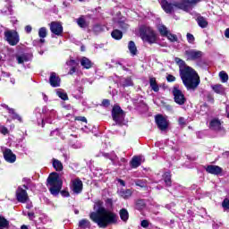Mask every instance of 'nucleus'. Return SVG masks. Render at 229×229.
<instances>
[{"mask_svg":"<svg viewBox=\"0 0 229 229\" xmlns=\"http://www.w3.org/2000/svg\"><path fill=\"white\" fill-rule=\"evenodd\" d=\"M140 225L142 226V228H148L149 226V221L142 220Z\"/></svg>","mask_w":229,"mask_h":229,"instance_id":"nucleus-50","label":"nucleus"},{"mask_svg":"<svg viewBox=\"0 0 229 229\" xmlns=\"http://www.w3.org/2000/svg\"><path fill=\"white\" fill-rule=\"evenodd\" d=\"M53 167L55 169V171H64V164H62V161L58 159H53Z\"/></svg>","mask_w":229,"mask_h":229,"instance_id":"nucleus-31","label":"nucleus"},{"mask_svg":"<svg viewBox=\"0 0 229 229\" xmlns=\"http://www.w3.org/2000/svg\"><path fill=\"white\" fill-rule=\"evenodd\" d=\"M163 180L165 182V187H173V179L171 172H165L163 174Z\"/></svg>","mask_w":229,"mask_h":229,"instance_id":"nucleus-21","label":"nucleus"},{"mask_svg":"<svg viewBox=\"0 0 229 229\" xmlns=\"http://www.w3.org/2000/svg\"><path fill=\"white\" fill-rule=\"evenodd\" d=\"M120 198L123 199H130L131 196H133V190L131 189H121L118 192Z\"/></svg>","mask_w":229,"mask_h":229,"instance_id":"nucleus-20","label":"nucleus"},{"mask_svg":"<svg viewBox=\"0 0 229 229\" xmlns=\"http://www.w3.org/2000/svg\"><path fill=\"white\" fill-rule=\"evenodd\" d=\"M222 207L225 208V210H229V199L228 198H225L222 202Z\"/></svg>","mask_w":229,"mask_h":229,"instance_id":"nucleus-45","label":"nucleus"},{"mask_svg":"<svg viewBox=\"0 0 229 229\" xmlns=\"http://www.w3.org/2000/svg\"><path fill=\"white\" fill-rule=\"evenodd\" d=\"M3 153L5 162H8L9 164H13L15 163V160H17V156L13 154L12 149L5 148Z\"/></svg>","mask_w":229,"mask_h":229,"instance_id":"nucleus-15","label":"nucleus"},{"mask_svg":"<svg viewBox=\"0 0 229 229\" xmlns=\"http://www.w3.org/2000/svg\"><path fill=\"white\" fill-rule=\"evenodd\" d=\"M128 49L132 56L137 55L138 50L134 41H129Z\"/></svg>","mask_w":229,"mask_h":229,"instance_id":"nucleus-29","label":"nucleus"},{"mask_svg":"<svg viewBox=\"0 0 229 229\" xmlns=\"http://www.w3.org/2000/svg\"><path fill=\"white\" fill-rule=\"evenodd\" d=\"M207 99H208V103H212V105H214L215 99H214V95H212V93H208L207 95Z\"/></svg>","mask_w":229,"mask_h":229,"instance_id":"nucleus-49","label":"nucleus"},{"mask_svg":"<svg viewBox=\"0 0 229 229\" xmlns=\"http://www.w3.org/2000/svg\"><path fill=\"white\" fill-rule=\"evenodd\" d=\"M172 94L174 96V101L176 103V105H185L187 103V98H185V94H183V91L180 89V85L175 84L172 89Z\"/></svg>","mask_w":229,"mask_h":229,"instance_id":"nucleus-5","label":"nucleus"},{"mask_svg":"<svg viewBox=\"0 0 229 229\" xmlns=\"http://www.w3.org/2000/svg\"><path fill=\"white\" fill-rule=\"evenodd\" d=\"M16 60L18 62V64H24V62H28V58H26V56L24 55H17L16 56Z\"/></svg>","mask_w":229,"mask_h":229,"instance_id":"nucleus-44","label":"nucleus"},{"mask_svg":"<svg viewBox=\"0 0 229 229\" xmlns=\"http://www.w3.org/2000/svg\"><path fill=\"white\" fill-rule=\"evenodd\" d=\"M212 89L214 90V92H216V94H221V92H223V85L216 84L212 86Z\"/></svg>","mask_w":229,"mask_h":229,"instance_id":"nucleus-39","label":"nucleus"},{"mask_svg":"<svg viewBox=\"0 0 229 229\" xmlns=\"http://www.w3.org/2000/svg\"><path fill=\"white\" fill-rule=\"evenodd\" d=\"M184 56H186L187 62H196L201 60L203 52L196 49L185 50Z\"/></svg>","mask_w":229,"mask_h":229,"instance_id":"nucleus-10","label":"nucleus"},{"mask_svg":"<svg viewBox=\"0 0 229 229\" xmlns=\"http://www.w3.org/2000/svg\"><path fill=\"white\" fill-rule=\"evenodd\" d=\"M206 173L208 174H214L215 176H219L223 173V168L216 165H208L206 168Z\"/></svg>","mask_w":229,"mask_h":229,"instance_id":"nucleus-14","label":"nucleus"},{"mask_svg":"<svg viewBox=\"0 0 229 229\" xmlns=\"http://www.w3.org/2000/svg\"><path fill=\"white\" fill-rule=\"evenodd\" d=\"M47 183L49 185V192L52 196H58L61 194L63 198H69L71 193L68 191L63 190L62 187L64 186V181L60 179V174L56 172H54L49 174L47 179Z\"/></svg>","mask_w":229,"mask_h":229,"instance_id":"nucleus-2","label":"nucleus"},{"mask_svg":"<svg viewBox=\"0 0 229 229\" xmlns=\"http://www.w3.org/2000/svg\"><path fill=\"white\" fill-rule=\"evenodd\" d=\"M133 85V81H131V77H128L125 79L123 87L126 88V87H131Z\"/></svg>","mask_w":229,"mask_h":229,"instance_id":"nucleus-42","label":"nucleus"},{"mask_svg":"<svg viewBox=\"0 0 229 229\" xmlns=\"http://www.w3.org/2000/svg\"><path fill=\"white\" fill-rule=\"evenodd\" d=\"M103 157H105V158H110V154L103 153Z\"/></svg>","mask_w":229,"mask_h":229,"instance_id":"nucleus-61","label":"nucleus"},{"mask_svg":"<svg viewBox=\"0 0 229 229\" xmlns=\"http://www.w3.org/2000/svg\"><path fill=\"white\" fill-rule=\"evenodd\" d=\"M149 85H150V89H151V90H153V92H158L160 90V86L158 85V82H157V78L150 77L149 78Z\"/></svg>","mask_w":229,"mask_h":229,"instance_id":"nucleus-25","label":"nucleus"},{"mask_svg":"<svg viewBox=\"0 0 229 229\" xmlns=\"http://www.w3.org/2000/svg\"><path fill=\"white\" fill-rule=\"evenodd\" d=\"M39 44H46V37H47V29L46 27H41L38 30Z\"/></svg>","mask_w":229,"mask_h":229,"instance_id":"nucleus-22","label":"nucleus"},{"mask_svg":"<svg viewBox=\"0 0 229 229\" xmlns=\"http://www.w3.org/2000/svg\"><path fill=\"white\" fill-rule=\"evenodd\" d=\"M22 187L19 186L16 190V200L18 203H28V201H30V196L28 195L27 191L30 188L26 184H23Z\"/></svg>","mask_w":229,"mask_h":229,"instance_id":"nucleus-8","label":"nucleus"},{"mask_svg":"<svg viewBox=\"0 0 229 229\" xmlns=\"http://www.w3.org/2000/svg\"><path fill=\"white\" fill-rule=\"evenodd\" d=\"M161 6L165 13H173L174 11V4H171L167 2V0H163L161 2Z\"/></svg>","mask_w":229,"mask_h":229,"instance_id":"nucleus-18","label":"nucleus"},{"mask_svg":"<svg viewBox=\"0 0 229 229\" xmlns=\"http://www.w3.org/2000/svg\"><path fill=\"white\" fill-rule=\"evenodd\" d=\"M101 106H104V108H108L110 106V99H103L101 103Z\"/></svg>","mask_w":229,"mask_h":229,"instance_id":"nucleus-46","label":"nucleus"},{"mask_svg":"<svg viewBox=\"0 0 229 229\" xmlns=\"http://www.w3.org/2000/svg\"><path fill=\"white\" fill-rule=\"evenodd\" d=\"M81 65L83 67V69H91V67H92V65H94V64L92 63V61H90V59L83 56L81 59Z\"/></svg>","mask_w":229,"mask_h":229,"instance_id":"nucleus-26","label":"nucleus"},{"mask_svg":"<svg viewBox=\"0 0 229 229\" xmlns=\"http://www.w3.org/2000/svg\"><path fill=\"white\" fill-rule=\"evenodd\" d=\"M178 123H179V124H181V126H185V118H183V117H179V119H178Z\"/></svg>","mask_w":229,"mask_h":229,"instance_id":"nucleus-54","label":"nucleus"},{"mask_svg":"<svg viewBox=\"0 0 229 229\" xmlns=\"http://www.w3.org/2000/svg\"><path fill=\"white\" fill-rule=\"evenodd\" d=\"M62 81V79H60V76L55 72H50V77H49V84L51 87L56 88L60 87V83Z\"/></svg>","mask_w":229,"mask_h":229,"instance_id":"nucleus-17","label":"nucleus"},{"mask_svg":"<svg viewBox=\"0 0 229 229\" xmlns=\"http://www.w3.org/2000/svg\"><path fill=\"white\" fill-rule=\"evenodd\" d=\"M120 219L123 223H128V219H130V213L128 212V209L123 208L119 211Z\"/></svg>","mask_w":229,"mask_h":229,"instance_id":"nucleus-24","label":"nucleus"},{"mask_svg":"<svg viewBox=\"0 0 229 229\" xmlns=\"http://www.w3.org/2000/svg\"><path fill=\"white\" fill-rule=\"evenodd\" d=\"M186 38L189 44H194V42L196 41V38H194V35H192L191 33H187Z\"/></svg>","mask_w":229,"mask_h":229,"instance_id":"nucleus-41","label":"nucleus"},{"mask_svg":"<svg viewBox=\"0 0 229 229\" xmlns=\"http://www.w3.org/2000/svg\"><path fill=\"white\" fill-rule=\"evenodd\" d=\"M50 31L54 35L60 37L62 36V33H64V26H62L60 21H52L50 23Z\"/></svg>","mask_w":229,"mask_h":229,"instance_id":"nucleus-13","label":"nucleus"},{"mask_svg":"<svg viewBox=\"0 0 229 229\" xmlns=\"http://www.w3.org/2000/svg\"><path fill=\"white\" fill-rule=\"evenodd\" d=\"M225 38H229V28H227L225 31Z\"/></svg>","mask_w":229,"mask_h":229,"instance_id":"nucleus-59","label":"nucleus"},{"mask_svg":"<svg viewBox=\"0 0 229 229\" xmlns=\"http://www.w3.org/2000/svg\"><path fill=\"white\" fill-rule=\"evenodd\" d=\"M166 81L168 83H173L174 81H176V77H174L173 74H168L166 76Z\"/></svg>","mask_w":229,"mask_h":229,"instance_id":"nucleus-47","label":"nucleus"},{"mask_svg":"<svg viewBox=\"0 0 229 229\" xmlns=\"http://www.w3.org/2000/svg\"><path fill=\"white\" fill-rule=\"evenodd\" d=\"M93 209L96 211H93L89 214V219L92 221L98 219L106 210H107L104 206L103 200H97L94 203Z\"/></svg>","mask_w":229,"mask_h":229,"instance_id":"nucleus-9","label":"nucleus"},{"mask_svg":"<svg viewBox=\"0 0 229 229\" xmlns=\"http://www.w3.org/2000/svg\"><path fill=\"white\" fill-rule=\"evenodd\" d=\"M147 204H146V199H138L134 200V208L135 210H138L139 212H142L144 208H146Z\"/></svg>","mask_w":229,"mask_h":229,"instance_id":"nucleus-19","label":"nucleus"},{"mask_svg":"<svg viewBox=\"0 0 229 229\" xmlns=\"http://www.w3.org/2000/svg\"><path fill=\"white\" fill-rule=\"evenodd\" d=\"M8 113L13 115L15 114V109L13 108H8Z\"/></svg>","mask_w":229,"mask_h":229,"instance_id":"nucleus-60","label":"nucleus"},{"mask_svg":"<svg viewBox=\"0 0 229 229\" xmlns=\"http://www.w3.org/2000/svg\"><path fill=\"white\" fill-rule=\"evenodd\" d=\"M21 229H30V228H28V225H23L21 226Z\"/></svg>","mask_w":229,"mask_h":229,"instance_id":"nucleus-62","label":"nucleus"},{"mask_svg":"<svg viewBox=\"0 0 229 229\" xmlns=\"http://www.w3.org/2000/svg\"><path fill=\"white\" fill-rule=\"evenodd\" d=\"M165 38H168L170 42H178V36L171 32L168 33L167 36H165Z\"/></svg>","mask_w":229,"mask_h":229,"instance_id":"nucleus-40","label":"nucleus"},{"mask_svg":"<svg viewBox=\"0 0 229 229\" xmlns=\"http://www.w3.org/2000/svg\"><path fill=\"white\" fill-rule=\"evenodd\" d=\"M155 121L158 130H160L161 131H165V130L169 128V123L163 114H157L155 116Z\"/></svg>","mask_w":229,"mask_h":229,"instance_id":"nucleus-12","label":"nucleus"},{"mask_svg":"<svg viewBox=\"0 0 229 229\" xmlns=\"http://www.w3.org/2000/svg\"><path fill=\"white\" fill-rule=\"evenodd\" d=\"M135 185L137 187H140L141 189H144L147 187L148 183L146 182V180L144 179H137L135 182H134Z\"/></svg>","mask_w":229,"mask_h":229,"instance_id":"nucleus-34","label":"nucleus"},{"mask_svg":"<svg viewBox=\"0 0 229 229\" xmlns=\"http://www.w3.org/2000/svg\"><path fill=\"white\" fill-rule=\"evenodd\" d=\"M117 182L120 183V185H122V187H126V182H124V180L117 179Z\"/></svg>","mask_w":229,"mask_h":229,"instance_id":"nucleus-57","label":"nucleus"},{"mask_svg":"<svg viewBox=\"0 0 229 229\" xmlns=\"http://www.w3.org/2000/svg\"><path fill=\"white\" fill-rule=\"evenodd\" d=\"M77 24L80 28H87V26H89L87 24V21H85V18L83 17H80L77 19Z\"/></svg>","mask_w":229,"mask_h":229,"instance_id":"nucleus-35","label":"nucleus"},{"mask_svg":"<svg viewBox=\"0 0 229 229\" xmlns=\"http://www.w3.org/2000/svg\"><path fill=\"white\" fill-rule=\"evenodd\" d=\"M70 64H76V61L74 59L70 60Z\"/></svg>","mask_w":229,"mask_h":229,"instance_id":"nucleus-64","label":"nucleus"},{"mask_svg":"<svg viewBox=\"0 0 229 229\" xmlns=\"http://www.w3.org/2000/svg\"><path fill=\"white\" fill-rule=\"evenodd\" d=\"M119 216L114 211L106 210L101 216L93 220L99 228H106L108 225H117Z\"/></svg>","mask_w":229,"mask_h":229,"instance_id":"nucleus-3","label":"nucleus"},{"mask_svg":"<svg viewBox=\"0 0 229 229\" xmlns=\"http://www.w3.org/2000/svg\"><path fill=\"white\" fill-rule=\"evenodd\" d=\"M174 62L179 66V74L184 87L187 90H196L199 83H201V80L196 70L187 65L185 61L179 57H175Z\"/></svg>","mask_w":229,"mask_h":229,"instance_id":"nucleus-1","label":"nucleus"},{"mask_svg":"<svg viewBox=\"0 0 229 229\" xmlns=\"http://www.w3.org/2000/svg\"><path fill=\"white\" fill-rule=\"evenodd\" d=\"M56 95L58 96V98H60V99H63V101H69V96L67 95V93L64 91H57Z\"/></svg>","mask_w":229,"mask_h":229,"instance_id":"nucleus-37","label":"nucleus"},{"mask_svg":"<svg viewBox=\"0 0 229 229\" xmlns=\"http://www.w3.org/2000/svg\"><path fill=\"white\" fill-rule=\"evenodd\" d=\"M75 121H81V123H87V118L85 116H77L75 117Z\"/></svg>","mask_w":229,"mask_h":229,"instance_id":"nucleus-52","label":"nucleus"},{"mask_svg":"<svg viewBox=\"0 0 229 229\" xmlns=\"http://www.w3.org/2000/svg\"><path fill=\"white\" fill-rule=\"evenodd\" d=\"M219 77L221 79L222 83H226V81H228V73H226V72L225 71L220 72Z\"/></svg>","mask_w":229,"mask_h":229,"instance_id":"nucleus-38","label":"nucleus"},{"mask_svg":"<svg viewBox=\"0 0 229 229\" xmlns=\"http://www.w3.org/2000/svg\"><path fill=\"white\" fill-rule=\"evenodd\" d=\"M74 72H76V68H75L74 66H72V67L70 69L68 74H70V76H72V74H74Z\"/></svg>","mask_w":229,"mask_h":229,"instance_id":"nucleus-58","label":"nucleus"},{"mask_svg":"<svg viewBox=\"0 0 229 229\" xmlns=\"http://www.w3.org/2000/svg\"><path fill=\"white\" fill-rule=\"evenodd\" d=\"M13 119H16V121L22 123V117H21V115H19V114H17V113L13 114Z\"/></svg>","mask_w":229,"mask_h":229,"instance_id":"nucleus-51","label":"nucleus"},{"mask_svg":"<svg viewBox=\"0 0 229 229\" xmlns=\"http://www.w3.org/2000/svg\"><path fill=\"white\" fill-rule=\"evenodd\" d=\"M79 228H90V221H89L87 218H83L79 222Z\"/></svg>","mask_w":229,"mask_h":229,"instance_id":"nucleus-33","label":"nucleus"},{"mask_svg":"<svg viewBox=\"0 0 229 229\" xmlns=\"http://www.w3.org/2000/svg\"><path fill=\"white\" fill-rule=\"evenodd\" d=\"M157 30L161 37H167V35H169L171 32L165 25H159Z\"/></svg>","mask_w":229,"mask_h":229,"instance_id":"nucleus-30","label":"nucleus"},{"mask_svg":"<svg viewBox=\"0 0 229 229\" xmlns=\"http://www.w3.org/2000/svg\"><path fill=\"white\" fill-rule=\"evenodd\" d=\"M160 87H162V89H167V86H165V83H163Z\"/></svg>","mask_w":229,"mask_h":229,"instance_id":"nucleus-63","label":"nucleus"},{"mask_svg":"<svg viewBox=\"0 0 229 229\" xmlns=\"http://www.w3.org/2000/svg\"><path fill=\"white\" fill-rule=\"evenodd\" d=\"M141 162H142V159L140 157L134 156L130 161V165L131 169H137V167H140Z\"/></svg>","mask_w":229,"mask_h":229,"instance_id":"nucleus-23","label":"nucleus"},{"mask_svg":"<svg viewBox=\"0 0 229 229\" xmlns=\"http://www.w3.org/2000/svg\"><path fill=\"white\" fill-rule=\"evenodd\" d=\"M0 133H2V135H8V128H6L5 126H0Z\"/></svg>","mask_w":229,"mask_h":229,"instance_id":"nucleus-48","label":"nucleus"},{"mask_svg":"<svg viewBox=\"0 0 229 229\" xmlns=\"http://www.w3.org/2000/svg\"><path fill=\"white\" fill-rule=\"evenodd\" d=\"M72 191L74 194H81L83 191V182L81 178H76L72 181Z\"/></svg>","mask_w":229,"mask_h":229,"instance_id":"nucleus-16","label":"nucleus"},{"mask_svg":"<svg viewBox=\"0 0 229 229\" xmlns=\"http://www.w3.org/2000/svg\"><path fill=\"white\" fill-rule=\"evenodd\" d=\"M111 37L112 38H114V40H121V38H123V31L119 30H114L111 32Z\"/></svg>","mask_w":229,"mask_h":229,"instance_id":"nucleus-32","label":"nucleus"},{"mask_svg":"<svg viewBox=\"0 0 229 229\" xmlns=\"http://www.w3.org/2000/svg\"><path fill=\"white\" fill-rule=\"evenodd\" d=\"M211 130H221V121L219 119H213L209 123Z\"/></svg>","mask_w":229,"mask_h":229,"instance_id":"nucleus-28","label":"nucleus"},{"mask_svg":"<svg viewBox=\"0 0 229 229\" xmlns=\"http://www.w3.org/2000/svg\"><path fill=\"white\" fill-rule=\"evenodd\" d=\"M106 205H108L109 207H114V200L112 199H106Z\"/></svg>","mask_w":229,"mask_h":229,"instance_id":"nucleus-53","label":"nucleus"},{"mask_svg":"<svg viewBox=\"0 0 229 229\" xmlns=\"http://www.w3.org/2000/svg\"><path fill=\"white\" fill-rule=\"evenodd\" d=\"M140 37L143 42H147V44H157V40L158 38L157 37V32L153 30V28L141 25L139 30Z\"/></svg>","mask_w":229,"mask_h":229,"instance_id":"nucleus-4","label":"nucleus"},{"mask_svg":"<svg viewBox=\"0 0 229 229\" xmlns=\"http://www.w3.org/2000/svg\"><path fill=\"white\" fill-rule=\"evenodd\" d=\"M117 24H118V28H120V30H122L123 31H126V30L130 28V25L123 21H118Z\"/></svg>","mask_w":229,"mask_h":229,"instance_id":"nucleus-36","label":"nucleus"},{"mask_svg":"<svg viewBox=\"0 0 229 229\" xmlns=\"http://www.w3.org/2000/svg\"><path fill=\"white\" fill-rule=\"evenodd\" d=\"M197 24L199 26V28L205 29L208 26V21H207V18L199 15L196 19Z\"/></svg>","mask_w":229,"mask_h":229,"instance_id":"nucleus-27","label":"nucleus"},{"mask_svg":"<svg viewBox=\"0 0 229 229\" xmlns=\"http://www.w3.org/2000/svg\"><path fill=\"white\" fill-rule=\"evenodd\" d=\"M27 216H29L30 221H33V218L35 217V213L33 212H28Z\"/></svg>","mask_w":229,"mask_h":229,"instance_id":"nucleus-56","label":"nucleus"},{"mask_svg":"<svg viewBox=\"0 0 229 229\" xmlns=\"http://www.w3.org/2000/svg\"><path fill=\"white\" fill-rule=\"evenodd\" d=\"M201 0H182L181 2L174 3V8H178L179 10H183V12H189V8H191V4H198Z\"/></svg>","mask_w":229,"mask_h":229,"instance_id":"nucleus-11","label":"nucleus"},{"mask_svg":"<svg viewBox=\"0 0 229 229\" xmlns=\"http://www.w3.org/2000/svg\"><path fill=\"white\" fill-rule=\"evenodd\" d=\"M113 121L118 124V126H123L124 124V111L121 108V106H114L112 109Z\"/></svg>","mask_w":229,"mask_h":229,"instance_id":"nucleus-6","label":"nucleus"},{"mask_svg":"<svg viewBox=\"0 0 229 229\" xmlns=\"http://www.w3.org/2000/svg\"><path fill=\"white\" fill-rule=\"evenodd\" d=\"M93 31L94 33H101L103 31V26L101 24H95L93 26Z\"/></svg>","mask_w":229,"mask_h":229,"instance_id":"nucleus-43","label":"nucleus"},{"mask_svg":"<svg viewBox=\"0 0 229 229\" xmlns=\"http://www.w3.org/2000/svg\"><path fill=\"white\" fill-rule=\"evenodd\" d=\"M32 30H33V28L31 27V25L25 26L26 33H31Z\"/></svg>","mask_w":229,"mask_h":229,"instance_id":"nucleus-55","label":"nucleus"},{"mask_svg":"<svg viewBox=\"0 0 229 229\" xmlns=\"http://www.w3.org/2000/svg\"><path fill=\"white\" fill-rule=\"evenodd\" d=\"M4 38L9 46H17L19 42H21V37L19 36V32L15 30H9L4 32Z\"/></svg>","mask_w":229,"mask_h":229,"instance_id":"nucleus-7","label":"nucleus"}]
</instances>
